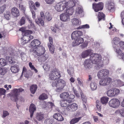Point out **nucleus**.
I'll return each instance as SVG.
<instances>
[{"label":"nucleus","mask_w":124,"mask_h":124,"mask_svg":"<svg viewBox=\"0 0 124 124\" xmlns=\"http://www.w3.org/2000/svg\"><path fill=\"white\" fill-rule=\"evenodd\" d=\"M101 57L100 54H93L90 55V59H85L84 62L85 68L87 70H90L93 66V64H99L101 62Z\"/></svg>","instance_id":"obj_1"},{"label":"nucleus","mask_w":124,"mask_h":124,"mask_svg":"<svg viewBox=\"0 0 124 124\" xmlns=\"http://www.w3.org/2000/svg\"><path fill=\"white\" fill-rule=\"evenodd\" d=\"M65 85V82L64 80L61 79L54 81L52 83L53 87H57L55 91L57 93L61 92Z\"/></svg>","instance_id":"obj_2"},{"label":"nucleus","mask_w":124,"mask_h":124,"mask_svg":"<svg viewBox=\"0 0 124 124\" xmlns=\"http://www.w3.org/2000/svg\"><path fill=\"white\" fill-rule=\"evenodd\" d=\"M49 76L50 79L52 80H58L61 77L60 71L58 69H55L51 71Z\"/></svg>","instance_id":"obj_3"},{"label":"nucleus","mask_w":124,"mask_h":124,"mask_svg":"<svg viewBox=\"0 0 124 124\" xmlns=\"http://www.w3.org/2000/svg\"><path fill=\"white\" fill-rule=\"evenodd\" d=\"M31 51L33 55L38 56L43 54L45 52L44 47L41 46H39L35 48L32 49Z\"/></svg>","instance_id":"obj_4"},{"label":"nucleus","mask_w":124,"mask_h":124,"mask_svg":"<svg viewBox=\"0 0 124 124\" xmlns=\"http://www.w3.org/2000/svg\"><path fill=\"white\" fill-rule=\"evenodd\" d=\"M24 91V89L21 88L19 89H14L13 90L11 98H13V100L15 102L18 101V98L20 95V93Z\"/></svg>","instance_id":"obj_5"},{"label":"nucleus","mask_w":124,"mask_h":124,"mask_svg":"<svg viewBox=\"0 0 124 124\" xmlns=\"http://www.w3.org/2000/svg\"><path fill=\"white\" fill-rule=\"evenodd\" d=\"M67 8L66 2L64 1L57 3L55 6V9L58 11H62Z\"/></svg>","instance_id":"obj_6"},{"label":"nucleus","mask_w":124,"mask_h":124,"mask_svg":"<svg viewBox=\"0 0 124 124\" xmlns=\"http://www.w3.org/2000/svg\"><path fill=\"white\" fill-rule=\"evenodd\" d=\"M120 93L119 89L114 88L108 90L107 92V94L108 96L112 97L117 96Z\"/></svg>","instance_id":"obj_7"},{"label":"nucleus","mask_w":124,"mask_h":124,"mask_svg":"<svg viewBox=\"0 0 124 124\" xmlns=\"http://www.w3.org/2000/svg\"><path fill=\"white\" fill-rule=\"evenodd\" d=\"M109 105L110 107L116 108L119 107L120 105V102L119 100L117 99H111L108 102Z\"/></svg>","instance_id":"obj_8"},{"label":"nucleus","mask_w":124,"mask_h":124,"mask_svg":"<svg viewBox=\"0 0 124 124\" xmlns=\"http://www.w3.org/2000/svg\"><path fill=\"white\" fill-rule=\"evenodd\" d=\"M93 8L95 12H98L100 10H102L103 8L104 4L102 2H99L97 4L93 3L92 5Z\"/></svg>","instance_id":"obj_9"},{"label":"nucleus","mask_w":124,"mask_h":124,"mask_svg":"<svg viewBox=\"0 0 124 124\" xmlns=\"http://www.w3.org/2000/svg\"><path fill=\"white\" fill-rule=\"evenodd\" d=\"M109 73V70L105 69L99 71L97 73V76L99 78H102L107 76Z\"/></svg>","instance_id":"obj_10"},{"label":"nucleus","mask_w":124,"mask_h":124,"mask_svg":"<svg viewBox=\"0 0 124 124\" xmlns=\"http://www.w3.org/2000/svg\"><path fill=\"white\" fill-rule=\"evenodd\" d=\"M120 39L119 38L115 37L113 39V43H114L113 47L115 49V50L116 53L119 50L118 49H119V45L120 43Z\"/></svg>","instance_id":"obj_11"},{"label":"nucleus","mask_w":124,"mask_h":124,"mask_svg":"<svg viewBox=\"0 0 124 124\" xmlns=\"http://www.w3.org/2000/svg\"><path fill=\"white\" fill-rule=\"evenodd\" d=\"M78 105L74 103L68 106L66 108L70 112H73L77 110L78 109Z\"/></svg>","instance_id":"obj_12"},{"label":"nucleus","mask_w":124,"mask_h":124,"mask_svg":"<svg viewBox=\"0 0 124 124\" xmlns=\"http://www.w3.org/2000/svg\"><path fill=\"white\" fill-rule=\"evenodd\" d=\"M78 2L77 0H70L66 2L67 8H73L75 5L76 3L78 4Z\"/></svg>","instance_id":"obj_13"},{"label":"nucleus","mask_w":124,"mask_h":124,"mask_svg":"<svg viewBox=\"0 0 124 124\" xmlns=\"http://www.w3.org/2000/svg\"><path fill=\"white\" fill-rule=\"evenodd\" d=\"M60 20L63 22H67L70 19V16L67 14V13H62L60 15Z\"/></svg>","instance_id":"obj_14"},{"label":"nucleus","mask_w":124,"mask_h":124,"mask_svg":"<svg viewBox=\"0 0 124 124\" xmlns=\"http://www.w3.org/2000/svg\"><path fill=\"white\" fill-rule=\"evenodd\" d=\"M83 35V33L81 31H73L71 34L72 39H74Z\"/></svg>","instance_id":"obj_15"},{"label":"nucleus","mask_w":124,"mask_h":124,"mask_svg":"<svg viewBox=\"0 0 124 124\" xmlns=\"http://www.w3.org/2000/svg\"><path fill=\"white\" fill-rule=\"evenodd\" d=\"M84 41V39L83 38L79 37L77 38L75 41L72 43L73 46H78L82 43Z\"/></svg>","instance_id":"obj_16"},{"label":"nucleus","mask_w":124,"mask_h":124,"mask_svg":"<svg viewBox=\"0 0 124 124\" xmlns=\"http://www.w3.org/2000/svg\"><path fill=\"white\" fill-rule=\"evenodd\" d=\"M11 14L15 17H18L20 15L19 10L18 9L15 7L12 8L11 10Z\"/></svg>","instance_id":"obj_17"},{"label":"nucleus","mask_w":124,"mask_h":124,"mask_svg":"<svg viewBox=\"0 0 124 124\" xmlns=\"http://www.w3.org/2000/svg\"><path fill=\"white\" fill-rule=\"evenodd\" d=\"M41 44V42L38 39H36L33 40L31 43V46L32 47H35L36 48Z\"/></svg>","instance_id":"obj_18"},{"label":"nucleus","mask_w":124,"mask_h":124,"mask_svg":"<svg viewBox=\"0 0 124 124\" xmlns=\"http://www.w3.org/2000/svg\"><path fill=\"white\" fill-rule=\"evenodd\" d=\"M36 110V108L35 105L31 103L30 106L29 111L30 113V117L32 118L34 111Z\"/></svg>","instance_id":"obj_19"},{"label":"nucleus","mask_w":124,"mask_h":124,"mask_svg":"<svg viewBox=\"0 0 124 124\" xmlns=\"http://www.w3.org/2000/svg\"><path fill=\"white\" fill-rule=\"evenodd\" d=\"M92 50L91 49H87L84 51L82 53L81 56L82 58H84L91 55V53Z\"/></svg>","instance_id":"obj_20"},{"label":"nucleus","mask_w":124,"mask_h":124,"mask_svg":"<svg viewBox=\"0 0 124 124\" xmlns=\"http://www.w3.org/2000/svg\"><path fill=\"white\" fill-rule=\"evenodd\" d=\"M53 117L59 121H62L64 119L62 115L59 113L54 114L53 116Z\"/></svg>","instance_id":"obj_21"},{"label":"nucleus","mask_w":124,"mask_h":124,"mask_svg":"<svg viewBox=\"0 0 124 124\" xmlns=\"http://www.w3.org/2000/svg\"><path fill=\"white\" fill-rule=\"evenodd\" d=\"M11 71L13 73H15L17 72L19 70V66L17 65H15L11 66L10 68Z\"/></svg>","instance_id":"obj_22"},{"label":"nucleus","mask_w":124,"mask_h":124,"mask_svg":"<svg viewBox=\"0 0 124 124\" xmlns=\"http://www.w3.org/2000/svg\"><path fill=\"white\" fill-rule=\"evenodd\" d=\"M98 17L99 21L101 20H104L105 19V15L103 12H99L98 13Z\"/></svg>","instance_id":"obj_23"},{"label":"nucleus","mask_w":124,"mask_h":124,"mask_svg":"<svg viewBox=\"0 0 124 124\" xmlns=\"http://www.w3.org/2000/svg\"><path fill=\"white\" fill-rule=\"evenodd\" d=\"M44 19L39 18L38 19H36L35 20V22L39 26H43L44 25V22L43 21Z\"/></svg>","instance_id":"obj_24"},{"label":"nucleus","mask_w":124,"mask_h":124,"mask_svg":"<svg viewBox=\"0 0 124 124\" xmlns=\"http://www.w3.org/2000/svg\"><path fill=\"white\" fill-rule=\"evenodd\" d=\"M109 98L107 96H103L101 98V103L103 105H106L108 101Z\"/></svg>","instance_id":"obj_25"},{"label":"nucleus","mask_w":124,"mask_h":124,"mask_svg":"<svg viewBox=\"0 0 124 124\" xmlns=\"http://www.w3.org/2000/svg\"><path fill=\"white\" fill-rule=\"evenodd\" d=\"M44 115L43 114L41 113H37L36 118L39 121L42 120L44 118Z\"/></svg>","instance_id":"obj_26"},{"label":"nucleus","mask_w":124,"mask_h":124,"mask_svg":"<svg viewBox=\"0 0 124 124\" xmlns=\"http://www.w3.org/2000/svg\"><path fill=\"white\" fill-rule=\"evenodd\" d=\"M107 5L108 7V9L109 10H110L114 8V3L111 1H108Z\"/></svg>","instance_id":"obj_27"},{"label":"nucleus","mask_w":124,"mask_h":124,"mask_svg":"<svg viewBox=\"0 0 124 124\" xmlns=\"http://www.w3.org/2000/svg\"><path fill=\"white\" fill-rule=\"evenodd\" d=\"M70 103L68 102V100H61L60 101V104L62 107H66Z\"/></svg>","instance_id":"obj_28"},{"label":"nucleus","mask_w":124,"mask_h":124,"mask_svg":"<svg viewBox=\"0 0 124 124\" xmlns=\"http://www.w3.org/2000/svg\"><path fill=\"white\" fill-rule=\"evenodd\" d=\"M37 86L36 85H32L30 87V91L31 93L32 94H34L36 92L37 88Z\"/></svg>","instance_id":"obj_29"},{"label":"nucleus","mask_w":124,"mask_h":124,"mask_svg":"<svg viewBox=\"0 0 124 124\" xmlns=\"http://www.w3.org/2000/svg\"><path fill=\"white\" fill-rule=\"evenodd\" d=\"M69 96V94L68 92L63 93L60 95V98L64 100H67Z\"/></svg>","instance_id":"obj_30"},{"label":"nucleus","mask_w":124,"mask_h":124,"mask_svg":"<svg viewBox=\"0 0 124 124\" xmlns=\"http://www.w3.org/2000/svg\"><path fill=\"white\" fill-rule=\"evenodd\" d=\"M6 59L10 64H14L15 62V60L11 57H7Z\"/></svg>","instance_id":"obj_31"},{"label":"nucleus","mask_w":124,"mask_h":124,"mask_svg":"<svg viewBox=\"0 0 124 124\" xmlns=\"http://www.w3.org/2000/svg\"><path fill=\"white\" fill-rule=\"evenodd\" d=\"M82 118L81 117H79L74 118L72 119L70 122V124H74L78 122Z\"/></svg>","instance_id":"obj_32"},{"label":"nucleus","mask_w":124,"mask_h":124,"mask_svg":"<svg viewBox=\"0 0 124 124\" xmlns=\"http://www.w3.org/2000/svg\"><path fill=\"white\" fill-rule=\"evenodd\" d=\"M7 71V70L6 68L0 67V74L2 75H5Z\"/></svg>","instance_id":"obj_33"},{"label":"nucleus","mask_w":124,"mask_h":124,"mask_svg":"<svg viewBox=\"0 0 124 124\" xmlns=\"http://www.w3.org/2000/svg\"><path fill=\"white\" fill-rule=\"evenodd\" d=\"M48 98L47 95L45 93H43L40 95L39 99L40 100H44L47 99Z\"/></svg>","instance_id":"obj_34"},{"label":"nucleus","mask_w":124,"mask_h":124,"mask_svg":"<svg viewBox=\"0 0 124 124\" xmlns=\"http://www.w3.org/2000/svg\"><path fill=\"white\" fill-rule=\"evenodd\" d=\"M74 10L73 8H67L66 9L65 13H67V14L69 15V16L72 15L73 13Z\"/></svg>","instance_id":"obj_35"},{"label":"nucleus","mask_w":124,"mask_h":124,"mask_svg":"<svg viewBox=\"0 0 124 124\" xmlns=\"http://www.w3.org/2000/svg\"><path fill=\"white\" fill-rule=\"evenodd\" d=\"M32 33V31L27 30L25 31L22 33V34L23 36H25V38H26V36H27L28 35V36L29 35V34H31Z\"/></svg>","instance_id":"obj_36"},{"label":"nucleus","mask_w":124,"mask_h":124,"mask_svg":"<svg viewBox=\"0 0 124 124\" xmlns=\"http://www.w3.org/2000/svg\"><path fill=\"white\" fill-rule=\"evenodd\" d=\"M105 83L106 85H108L112 81L111 78L110 77H107L106 78H104Z\"/></svg>","instance_id":"obj_37"},{"label":"nucleus","mask_w":124,"mask_h":124,"mask_svg":"<svg viewBox=\"0 0 124 124\" xmlns=\"http://www.w3.org/2000/svg\"><path fill=\"white\" fill-rule=\"evenodd\" d=\"M116 53L117 55L120 56L121 58L124 61V54L122 52V51L119 49V50Z\"/></svg>","instance_id":"obj_38"},{"label":"nucleus","mask_w":124,"mask_h":124,"mask_svg":"<svg viewBox=\"0 0 124 124\" xmlns=\"http://www.w3.org/2000/svg\"><path fill=\"white\" fill-rule=\"evenodd\" d=\"M90 86L91 89L92 90H96L97 88V86L95 83L92 82L90 84Z\"/></svg>","instance_id":"obj_39"},{"label":"nucleus","mask_w":124,"mask_h":124,"mask_svg":"<svg viewBox=\"0 0 124 124\" xmlns=\"http://www.w3.org/2000/svg\"><path fill=\"white\" fill-rule=\"evenodd\" d=\"M71 22L72 24L75 25L79 24V20L76 18L72 19Z\"/></svg>","instance_id":"obj_40"},{"label":"nucleus","mask_w":124,"mask_h":124,"mask_svg":"<svg viewBox=\"0 0 124 124\" xmlns=\"http://www.w3.org/2000/svg\"><path fill=\"white\" fill-rule=\"evenodd\" d=\"M26 18L24 17H23L18 22V23L20 25L24 24L25 22Z\"/></svg>","instance_id":"obj_41"},{"label":"nucleus","mask_w":124,"mask_h":124,"mask_svg":"<svg viewBox=\"0 0 124 124\" xmlns=\"http://www.w3.org/2000/svg\"><path fill=\"white\" fill-rule=\"evenodd\" d=\"M75 96L73 94H70L69 95L68 99V102L70 103L72 102L73 101V99L74 98Z\"/></svg>","instance_id":"obj_42"},{"label":"nucleus","mask_w":124,"mask_h":124,"mask_svg":"<svg viewBox=\"0 0 124 124\" xmlns=\"http://www.w3.org/2000/svg\"><path fill=\"white\" fill-rule=\"evenodd\" d=\"M96 107L98 110L99 111H100L101 109V104L100 101L99 100H97L96 101Z\"/></svg>","instance_id":"obj_43"},{"label":"nucleus","mask_w":124,"mask_h":124,"mask_svg":"<svg viewBox=\"0 0 124 124\" xmlns=\"http://www.w3.org/2000/svg\"><path fill=\"white\" fill-rule=\"evenodd\" d=\"M45 16L46 19L48 21L51 20L52 18L51 15L48 12H46Z\"/></svg>","instance_id":"obj_44"},{"label":"nucleus","mask_w":124,"mask_h":124,"mask_svg":"<svg viewBox=\"0 0 124 124\" xmlns=\"http://www.w3.org/2000/svg\"><path fill=\"white\" fill-rule=\"evenodd\" d=\"M29 66L31 70H34L36 73H37L38 72V70L35 68L34 66L32 65V63L31 62H30L29 63Z\"/></svg>","instance_id":"obj_45"},{"label":"nucleus","mask_w":124,"mask_h":124,"mask_svg":"<svg viewBox=\"0 0 124 124\" xmlns=\"http://www.w3.org/2000/svg\"><path fill=\"white\" fill-rule=\"evenodd\" d=\"M116 83L117 85L118 86H121L124 85V82L120 80H116Z\"/></svg>","instance_id":"obj_46"},{"label":"nucleus","mask_w":124,"mask_h":124,"mask_svg":"<svg viewBox=\"0 0 124 124\" xmlns=\"http://www.w3.org/2000/svg\"><path fill=\"white\" fill-rule=\"evenodd\" d=\"M48 46L49 47L50 51L52 54L54 53V45H48Z\"/></svg>","instance_id":"obj_47"},{"label":"nucleus","mask_w":124,"mask_h":124,"mask_svg":"<svg viewBox=\"0 0 124 124\" xmlns=\"http://www.w3.org/2000/svg\"><path fill=\"white\" fill-rule=\"evenodd\" d=\"M116 112L117 113H119L122 116L124 117V108L117 110Z\"/></svg>","instance_id":"obj_48"},{"label":"nucleus","mask_w":124,"mask_h":124,"mask_svg":"<svg viewBox=\"0 0 124 124\" xmlns=\"http://www.w3.org/2000/svg\"><path fill=\"white\" fill-rule=\"evenodd\" d=\"M10 16V13L9 11H8L4 14V16L5 18L7 20H9Z\"/></svg>","instance_id":"obj_49"},{"label":"nucleus","mask_w":124,"mask_h":124,"mask_svg":"<svg viewBox=\"0 0 124 124\" xmlns=\"http://www.w3.org/2000/svg\"><path fill=\"white\" fill-rule=\"evenodd\" d=\"M19 9L23 13H24L26 10V8L24 6L21 4H19Z\"/></svg>","instance_id":"obj_50"},{"label":"nucleus","mask_w":124,"mask_h":124,"mask_svg":"<svg viewBox=\"0 0 124 124\" xmlns=\"http://www.w3.org/2000/svg\"><path fill=\"white\" fill-rule=\"evenodd\" d=\"M0 64L2 66H4L7 64V63L5 60L1 58L0 59Z\"/></svg>","instance_id":"obj_51"},{"label":"nucleus","mask_w":124,"mask_h":124,"mask_svg":"<svg viewBox=\"0 0 124 124\" xmlns=\"http://www.w3.org/2000/svg\"><path fill=\"white\" fill-rule=\"evenodd\" d=\"M90 27L89 25L86 24L85 25L80 26L77 28V29H79L82 28L83 29H88Z\"/></svg>","instance_id":"obj_52"},{"label":"nucleus","mask_w":124,"mask_h":124,"mask_svg":"<svg viewBox=\"0 0 124 124\" xmlns=\"http://www.w3.org/2000/svg\"><path fill=\"white\" fill-rule=\"evenodd\" d=\"M81 96L83 101V103H86L87 102V99L82 94H81Z\"/></svg>","instance_id":"obj_53"},{"label":"nucleus","mask_w":124,"mask_h":124,"mask_svg":"<svg viewBox=\"0 0 124 124\" xmlns=\"http://www.w3.org/2000/svg\"><path fill=\"white\" fill-rule=\"evenodd\" d=\"M6 91L3 88H0V95H5Z\"/></svg>","instance_id":"obj_54"},{"label":"nucleus","mask_w":124,"mask_h":124,"mask_svg":"<svg viewBox=\"0 0 124 124\" xmlns=\"http://www.w3.org/2000/svg\"><path fill=\"white\" fill-rule=\"evenodd\" d=\"M119 49H118V50L119 49H120V48H121L122 49H124V42L121 41L120 42L119 44Z\"/></svg>","instance_id":"obj_55"},{"label":"nucleus","mask_w":124,"mask_h":124,"mask_svg":"<svg viewBox=\"0 0 124 124\" xmlns=\"http://www.w3.org/2000/svg\"><path fill=\"white\" fill-rule=\"evenodd\" d=\"M46 3L49 5H51L55 1V0H45Z\"/></svg>","instance_id":"obj_56"},{"label":"nucleus","mask_w":124,"mask_h":124,"mask_svg":"<svg viewBox=\"0 0 124 124\" xmlns=\"http://www.w3.org/2000/svg\"><path fill=\"white\" fill-rule=\"evenodd\" d=\"M9 115V113L7 111H3L2 117L3 118H5Z\"/></svg>","instance_id":"obj_57"},{"label":"nucleus","mask_w":124,"mask_h":124,"mask_svg":"<svg viewBox=\"0 0 124 124\" xmlns=\"http://www.w3.org/2000/svg\"><path fill=\"white\" fill-rule=\"evenodd\" d=\"M29 23L30 24L28 26V27L29 29H30L33 28L35 27V25L34 23L32 22V21L29 22Z\"/></svg>","instance_id":"obj_58"},{"label":"nucleus","mask_w":124,"mask_h":124,"mask_svg":"<svg viewBox=\"0 0 124 124\" xmlns=\"http://www.w3.org/2000/svg\"><path fill=\"white\" fill-rule=\"evenodd\" d=\"M48 57V56L47 54H46L45 56H42L41 57V59L42 61H45L46 60Z\"/></svg>","instance_id":"obj_59"},{"label":"nucleus","mask_w":124,"mask_h":124,"mask_svg":"<svg viewBox=\"0 0 124 124\" xmlns=\"http://www.w3.org/2000/svg\"><path fill=\"white\" fill-rule=\"evenodd\" d=\"M100 85L105 86L106 85L104 79H101L99 82Z\"/></svg>","instance_id":"obj_60"},{"label":"nucleus","mask_w":124,"mask_h":124,"mask_svg":"<svg viewBox=\"0 0 124 124\" xmlns=\"http://www.w3.org/2000/svg\"><path fill=\"white\" fill-rule=\"evenodd\" d=\"M76 11L77 13L80 14L82 13V11L80 8L78 7L77 8Z\"/></svg>","instance_id":"obj_61"},{"label":"nucleus","mask_w":124,"mask_h":124,"mask_svg":"<svg viewBox=\"0 0 124 124\" xmlns=\"http://www.w3.org/2000/svg\"><path fill=\"white\" fill-rule=\"evenodd\" d=\"M49 43H48V45H53V40L52 37H49Z\"/></svg>","instance_id":"obj_62"},{"label":"nucleus","mask_w":124,"mask_h":124,"mask_svg":"<svg viewBox=\"0 0 124 124\" xmlns=\"http://www.w3.org/2000/svg\"><path fill=\"white\" fill-rule=\"evenodd\" d=\"M6 5H4L1 7H0V8L1 9V11L2 13L6 9Z\"/></svg>","instance_id":"obj_63"},{"label":"nucleus","mask_w":124,"mask_h":124,"mask_svg":"<svg viewBox=\"0 0 124 124\" xmlns=\"http://www.w3.org/2000/svg\"><path fill=\"white\" fill-rule=\"evenodd\" d=\"M33 38V37L31 35H29V36H26V38H25V39H28L29 41H30Z\"/></svg>","instance_id":"obj_64"}]
</instances>
